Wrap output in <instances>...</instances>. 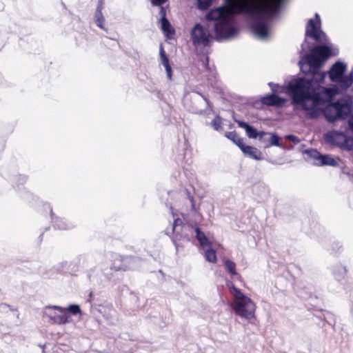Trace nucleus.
Wrapping results in <instances>:
<instances>
[{"instance_id": "obj_1", "label": "nucleus", "mask_w": 353, "mask_h": 353, "mask_svg": "<svg viewBox=\"0 0 353 353\" xmlns=\"http://www.w3.org/2000/svg\"><path fill=\"white\" fill-rule=\"evenodd\" d=\"M321 21L319 14L308 20L305 35L321 46H317L299 61L301 70L310 73L311 79L298 77L292 79L288 85V92L291 95V103L296 109L306 112L308 119L317 118L323 112L321 105L330 101L339 92L346 91L353 85V70L346 74L347 64L342 61H336L327 72L330 80L336 84V88L321 85L326 77L325 72L319 73L324 61L334 54L333 46L329 42L326 34L321 29Z\"/></svg>"}, {"instance_id": "obj_2", "label": "nucleus", "mask_w": 353, "mask_h": 353, "mask_svg": "<svg viewBox=\"0 0 353 353\" xmlns=\"http://www.w3.org/2000/svg\"><path fill=\"white\" fill-rule=\"evenodd\" d=\"M284 0H225V6L212 9L206 19L214 21L216 39L219 41L232 40L239 30L236 25L235 13H246L254 18L252 29L261 40L270 35V20L276 16Z\"/></svg>"}, {"instance_id": "obj_3", "label": "nucleus", "mask_w": 353, "mask_h": 353, "mask_svg": "<svg viewBox=\"0 0 353 353\" xmlns=\"http://www.w3.org/2000/svg\"><path fill=\"white\" fill-rule=\"evenodd\" d=\"M232 290L233 301L231 306L235 314L248 321L254 319L256 308L254 302L234 285Z\"/></svg>"}, {"instance_id": "obj_4", "label": "nucleus", "mask_w": 353, "mask_h": 353, "mask_svg": "<svg viewBox=\"0 0 353 353\" xmlns=\"http://www.w3.org/2000/svg\"><path fill=\"white\" fill-rule=\"evenodd\" d=\"M323 112L328 121L334 122L339 119L347 117L350 112V108L346 105L336 102L327 105Z\"/></svg>"}, {"instance_id": "obj_5", "label": "nucleus", "mask_w": 353, "mask_h": 353, "mask_svg": "<svg viewBox=\"0 0 353 353\" xmlns=\"http://www.w3.org/2000/svg\"><path fill=\"white\" fill-rule=\"evenodd\" d=\"M212 36L208 28L201 23H196L191 31V39L194 45L207 46Z\"/></svg>"}, {"instance_id": "obj_6", "label": "nucleus", "mask_w": 353, "mask_h": 353, "mask_svg": "<svg viewBox=\"0 0 353 353\" xmlns=\"http://www.w3.org/2000/svg\"><path fill=\"white\" fill-rule=\"evenodd\" d=\"M196 238L203 250L204 256L207 261L215 263L217 261L216 251L212 248V243L208 240L205 234L199 228L195 230Z\"/></svg>"}, {"instance_id": "obj_7", "label": "nucleus", "mask_w": 353, "mask_h": 353, "mask_svg": "<svg viewBox=\"0 0 353 353\" xmlns=\"http://www.w3.org/2000/svg\"><path fill=\"white\" fill-rule=\"evenodd\" d=\"M171 212L174 218V223L172 229V233L173 234L172 237V243H174L176 249V252L179 251L181 246V235L183 230H191L192 228L188 225L184 224L181 219L176 218V214L173 212V209L171 208Z\"/></svg>"}, {"instance_id": "obj_8", "label": "nucleus", "mask_w": 353, "mask_h": 353, "mask_svg": "<svg viewBox=\"0 0 353 353\" xmlns=\"http://www.w3.org/2000/svg\"><path fill=\"white\" fill-rule=\"evenodd\" d=\"M167 0H151L152 3L154 6H158L160 7V23H161V28L162 31L166 35H168L169 34L172 33L174 31L171 27V25L169 22V21L166 19V10L165 8L162 6V5Z\"/></svg>"}, {"instance_id": "obj_9", "label": "nucleus", "mask_w": 353, "mask_h": 353, "mask_svg": "<svg viewBox=\"0 0 353 353\" xmlns=\"http://www.w3.org/2000/svg\"><path fill=\"white\" fill-rule=\"evenodd\" d=\"M325 140L332 145L343 146L347 142L346 135L341 132L332 130L327 132L324 136Z\"/></svg>"}, {"instance_id": "obj_10", "label": "nucleus", "mask_w": 353, "mask_h": 353, "mask_svg": "<svg viewBox=\"0 0 353 353\" xmlns=\"http://www.w3.org/2000/svg\"><path fill=\"white\" fill-rule=\"evenodd\" d=\"M200 99L203 100L208 107L210 106L209 101L203 95L198 92H192V93L185 94L183 98V103L185 105L188 106L191 111L195 113H198L201 112V110L194 104L191 105L190 102L192 99L199 100Z\"/></svg>"}, {"instance_id": "obj_11", "label": "nucleus", "mask_w": 353, "mask_h": 353, "mask_svg": "<svg viewBox=\"0 0 353 353\" xmlns=\"http://www.w3.org/2000/svg\"><path fill=\"white\" fill-rule=\"evenodd\" d=\"M49 208L50 210L51 220H52L54 227L56 229L65 230H70V229H72L73 228H74L75 224L74 223L68 220L65 218H63V217H60V216L54 215V214L53 213L52 210L50 205H49Z\"/></svg>"}, {"instance_id": "obj_12", "label": "nucleus", "mask_w": 353, "mask_h": 353, "mask_svg": "<svg viewBox=\"0 0 353 353\" xmlns=\"http://www.w3.org/2000/svg\"><path fill=\"white\" fill-rule=\"evenodd\" d=\"M286 101V99L280 97L274 94H268L261 98L262 103L267 105L281 106Z\"/></svg>"}, {"instance_id": "obj_13", "label": "nucleus", "mask_w": 353, "mask_h": 353, "mask_svg": "<svg viewBox=\"0 0 353 353\" xmlns=\"http://www.w3.org/2000/svg\"><path fill=\"white\" fill-rule=\"evenodd\" d=\"M259 140L262 142H268L269 145L265 146V148L269 147V145H275L281 147V144L279 143L280 138L274 133L270 132H260Z\"/></svg>"}, {"instance_id": "obj_14", "label": "nucleus", "mask_w": 353, "mask_h": 353, "mask_svg": "<svg viewBox=\"0 0 353 353\" xmlns=\"http://www.w3.org/2000/svg\"><path fill=\"white\" fill-rule=\"evenodd\" d=\"M334 279L338 281H344L347 276V268L345 265L337 263L333 265L332 269Z\"/></svg>"}, {"instance_id": "obj_15", "label": "nucleus", "mask_w": 353, "mask_h": 353, "mask_svg": "<svg viewBox=\"0 0 353 353\" xmlns=\"http://www.w3.org/2000/svg\"><path fill=\"white\" fill-rule=\"evenodd\" d=\"M241 150L250 158L255 160H260L261 159V151L254 147L245 145L244 143L241 147Z\"/></svg>"}, {"instance_id": "obj_16", "label": "nucleus", "mask_w": 353, "mask_h": 353, "mask_svg": "<svg viewBox=\"0 0 353 353\" xmlns=\"http://www.w3.org/2000/svg\"><path fill=\"white\" fill-rule=\"evenodd\" d=\"M160 59L161 63L164 66L167 73V77L169 80H172V70L169 63V59L166 56L163 48L162 46H160Z\"/></svg>"}, {"instance_id": "obj_17", "label": "nucleus", "mask_w": 353, "mask_h": 353, "mask_svg": "<svg viewBox=\"0 0 353 353\" xmlns=\"http://www.w3.org/2000/svg\"><path fill=\"white\" fill-rule=\"evenodd\" d=\"M236 123L239 127L245 129L246 134L249 138L256 139L257 137L259 138L260 132H258L252 126L250 125L248 123L242 121H236Z\"/></svg>"}, {"instance_id": "obj_18", "label": "nucleus", "mask_w": 353, "mask_h": 353, "mask_svg": "<svg viewBox=\"0 0 353 353\" xmlns=\"http://www.w3.org/2000/svg\"><path fill=\"white\" fill-rule=\"evenodd\" d=\"M95 22L99 28L105 31H107V29L104 26L105 18L102 13V1H100L97 6V11L95 13Z\"/></svg>"}, {"instance_id": "obj_19", "label": "nucleus", "mask_w": 353, "mask_h": 353, "mask_svg": "<svg viewBox=\"0 0 353 353\" xmlns=\"http://www.w3.org/2000/svg\"><path fill=\"white\" fill-rule=\"evenodd\" d=\"M60 313L70 312L72 315L81 314V310L79 305L72 304L68 307H54Z\"/></svg>"}, {"instance_id": "obj_20", "label": "nucleus", "mask_w": 353, "mask_h": 353, "mask_svg": "<svg viewBox=\"0 0 353 353\" xmlns=\"http://www.w3.org/2000/svg\"><path fill=\"white\" fill-rule=\"evenodd\" d=\"M72 321V317L65 313H61L57 316H54L53 323L55 325H64L71 323Z\"/></svg>"}, {"instance_id": "obj_21", "label": "nucleus", "mask_w": 353, "mask_h": 353, "mask_svg": "<svg viewBox=\"0 0 353 353\" xmlns=\"http://www.w3.org/2000/svg\"><path fill=\"white\" fill-rule=\"evenodd\" d=\"M54 307H59V305H48L46 306L43 310V314L45 317L49 319V322L50 323H53V318L54 316H57L55 312L53 310H57Z\"/></svg>"}, {"instance_id": "obj_22", "label": "nucleus", "mask_w": 353, "mask_h": 353, "mask_svg": "<svg viewBox=\"0 0 353 353\" xmlns=\"http://www.w3.org/2000/svg\"><path fill=\"white\" fill-rule=\"evenodd\" d=\"M225 137L234 143L240 149L244 144V141L236 132H230L225 134Z\"/></svg>"}, {"instance_id": "obj_23", "label": "nucleus", "mask_w": 353, "mask_h": 353, "mask_svg": "<svg viewBox=\"0 0 353 353\" xmlns=\"http://www.w3.org/2000/svg\"><path fill=\"white\" fill-rule=\"evenodd\" d=\"M338 161L336 159L333 158L331 155H323L322 160L319 163V166L321 165H330L336 166Z\"/></svg>"}, {"instance_id": "obj_24", "label": "nucleus", "mask_w": 353, "mask_h": 353, "mask_svg": "<svg viewBox=\"0 0 353 353\" xmlns=\"http://www.w3.org/2000/svg\"><path fill=\"white\" fill-rule=\"evenodd\" d=\"M307 153L310 155V157L312 159H313L315 161L314 164L319 165V163L322 160L323 154H321L316 150H308L307 151Z\"/></svg>"}, {"instance_id": "obj_25", "label": "nucleus", "mask_w": 353, "mask_h": 353, "mask_svg": "<svg viewBox=\"0 0 353 353\" xmlns=\"http://www.w3.org/2000/svg\"><path fill=\"white\" fill-rule=\"evenodd\" d=\"M224 264L226 270L232 276L236 274V265L234 262L230 260H225Z\"/></svg>"}, {"instance_id": "obj_26", "label": "nucleus", "mask_w": 353, "mask_h": 353, "mask_svg": "<svg viewBox=\"0 0 353 353\" xmlns=\"http://www.w3.org/2000/svg\"><path fill=\"white\" fill-rule=\"evenodd\" d=\"M211 125L212 126V128L215 130H219L220 129H221V127H222V121H221V118L219 117V116H216L211 122Z\"/></svg>"}, {"instance_id": "obj_27", "label": "nucleus", "mask_w": 353, "mask_h": 353, "mask_svg": "<svg viewBox=\"0 0 353 353\" xmlns=\"http://www.w3.org/2000/svg\"><path fill=\"white\" fill-rule=\"evenodd\" d=\"M199 9L204 10L210 6L212 0H197Z\"/></svg>"}, {"instance_id": "obj_28", "label": "nucleus", "mask_w": 353, "mask_h": 353, "mask_svg": "<svg viewBox=\"0 0 353 353\" xmlns=\"http://www.w3.org/2000/svg\"><path fill=\"white\" fill-rule=\"evenodd\" d=\"M198 228H193L191 230H183L182 235H181V241L182 240H189L190 234H192L193 232L196 234L195 230Z\"/></svg>"}, {"instance_id": "obj_29", "label": "nucleus", "mask_w": 353, "mask_h": 353, "mask_svg": "<svg viewBox=\"0 0 353 353\" xmlns=\"http://www.w3.org/2000/svg\"><path fill=\"white\" fill-rule=\"evenodd\" d=\"M285 139L292 141L295 144L300 143V139L295 135H292V134L286 135Z\"/></svg>"}, {"instance_id": "obj_30", "label": "nucleus", "mask_w": 353, "mask_h": 353, "mask_svg": "<svg viewBox=\"0 0 353 353\" xmlns=\"http://www.w3.org/2000/svg\"><path fill=\"white\" fill-rule=\"evenodd\" d=\"M15 181H19L20 183L23 184L26 181V177L23 175H19L12 179V183H14Z\"/></svg>"}, {"instance_id": "obj_31", "label": "nucleus", "mask_w": 353, "mask_h": 353, "mask_svg": "<svg viewBox=\"0 0 353 353\" xmlns=\"http://www.w3.org/2000/svg\"><path fill=\"white\" fill-rule=\"evenodd\" d=\"M269 86L270 87V88L272 89V91L274 92H276V88L278 87V85L274 83H268Z\"/></svg>"}, {"instance_id": "obj_32", "label": "nucleus", "mask_w": 353, "mask_h": 353, "mask_svg": "<svg viewBox=\"0 0 353 353\" xmlns=\"http://www.w3.org/2000/svg\"><path fill=\"white\" fill-rule=\"evenodd\" d=\"M349 125L352 131L353 132V115L350 117L349 119Z\"/></svg>"}, {"instance_id": "obj_33", "label": "nucleus", "mask_w": 353, "mask_h": 353, "mask_svg": "<svg viewBox=\"0 0 353 353\" xmlns=\"http://www.w3.org/2000/svg\"><path fill=\"white\" fill-rule=\"evenodd\" d=\"M134 259L133 258H131V257H126L125 259H123V261L125 263H130V262H132L134 261Z\"/></svg>"}, {"instance_id": "obj_34", "label": "nucleus", "mask_w": 353, "mask_h": 353, "mask_svg": "<svg viewBox=\"0 0 353 353\" xmlns=\"http://www.w3.org/2000/svg\"><path fill=\"white\" fill-rule=\"evenodd\" d=\"M115 269H116L117 270H125V269H126V267H123V266H117V267H115Z\"/></svg>"}, {"instance_id": "obj_35", "label": "nucleus", "mask_w": 353, "mask_h": 353, "mask_svg": "<svg viewBox=\"0 0 353 353\" xmlns=\"http://www.w3.org/2000/svg\"><path fill=\"white\" fill-rule=\"evenodd\" d=\"M190 202H191V204H192V208H194V204L193 199L192 198H190Z\"/></svg>"}, {"instance_id": "obj_36", "label": "nucleus", "mask_w": 353, "mask_h": 353, "mask_svg": "<svg viewBox=\"0 0 353 353\" xmlns=\"http://www.w3.org/2000/svg\"><path fill=\"white\" fill-rule=\"evenodd\" d=\"M166 234L170 236V232L167 230L166 231Z\"/></svg>"}, {"instance_id": "obj_37", "label": "nucleus", "mask_w": 353, "mask_h": 353, "mask_svg": "<svg viewBox=\"0 0 353 353\" xmlns=\"http://www.w3.org/2000/svg\"><path fill=\"white\" fill-rule=\"evenodd\" d=\"M90 280L91 281H93V280H92V279L91 278V276H90Z\"/></svg>"}, {"instance_id": "obj_38", "label": "nucleus", "mask_w": 353, "mask_h": 353, "mask_svg": "<svg viewBox=\"0 0 353 353\" xmlns=\"http://www.w3.org/2000/svg\"><path fill=\"white\" fill-rule=\"evenodd\" d=\"M134 267L132 265L130 266L129 268H133Z\"/></svg>"}]
</instances>
